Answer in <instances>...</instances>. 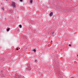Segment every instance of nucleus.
<instances>
[{"mask_svg":"<svg viewBox=\"0 0 78 78\" xmlns=\"http://www.w3.org/2000/svg\"><path fill=\"white\" fill-rule=\"evenodd\" d=\"M12 5L13 6V8H16V3L15 2H12Z\"/></svg>","mask_w":78,"mask_h":78,"instance_id":"f257e3e1","label":"nucleus"},{"mask_svg":"<svg viewBox=\"0 0 78 78\" xmlns=\"http://www.w3.org/2000/svg\"><path fill=\"white\" fill-rule=\"evenodd\" d=\"M31 70V67H30L29 66L27 67V70Z\"/></svg>","mask_w":78,"mask_h":78,"instance_id":"f03ea898","label":"nucleus"},{"mask_svg":"<svg viewBox=\"0 0 78 78\" xmlns=\"http://www.w3.org/2000/svg\"><path fill=\"white\" fill-rule=\"evenodd\" d=\"M49 16H53V12H51L49 14Z\"/></svg>","mask_w":78,"mask_h":78,"instance_id":"7ed1b4c3","label":"nucleus"},{"mask_svg":"<svg viewBox=\"0 0 78 78\" xmlns=\"http://www.w3.org/2000/svg\"><path fill=\"white\" fill-rule=\"evenodd\" d=\"M9 30H10V28H8V29H7V31H9Z\"/></svg>","mask_w":78,"mask_h":78,"instance_id":"20e7f679","label":"nucleus"},{"mask_svg":"<svg viewBox=\"0 0 78 78\" xmlns=\"http://www.w3.org/2000/svg\"><path fill=\"white\" fill-rule=\"evenodd\" d=\"M30 2L32 3H33V0H30Z\"/></svg>","mask_w":78,"mask_h":78,"instance_id":"39448f33","label":"nucleus"},{"mask_svg":"<svg viewBox=\"0 0 78 78\" xmlns=\"http://www.w3.org/2000/svg\"><path fill=\"white\" fill-rule=\"evenodd\" d=\"M33 51H34V52H35V51H36V49H34L33 50Z\"/></svg>","mask_w":78,"mask_h":78,"instance_id":"423d86ee","label":"nucleus"},{"mask_svg":"<svg viewBox=\"0 0 78 78\" xmlns=\"http://www.w3.org/2000/svg\"><path fill=\"white\" fill-rule=\"evenodd\" d=\"M19 27H20V28H22V25H20Z\"/></svg>","mask_w":78,"mask_h":78,"instance_id":"0eeeda50","label":"nucleus"},{"mask_svg":"<svg viewBox=\"0 0 78 78\" xmlns=\"http://www.w3.org/2000/svg\"><path fill=\"white\" fill-rule=\"evenodd\" d=\"M2 10H3V11H4V8H2Z\"/></svg>","mask_w":78,"mask_h":78,"instance_id":"6e6552de","label":"nucleus"},{"mask_svg":"<svg viewBox=\"0 0 78 78\" xmlns=\"http://www.w3.org/2000/svg\"><path fill=\"white\" fill-rule=\"evenodd\" d=\"M69 47H71V44H69Z\"/></svg>","mask_w":78,"mask_h":78,"instance_id":"1a4fd4ad","label":"nucleus"},{"mask_svg":"<svg viewBox=\"0 0 78 78\" xmlns=\"http://www.w3.org/2000/svg\"><path fill=\"white\" fill-rule=\"evenodd\" d=\"M23 1L22 0H20V2H22Z\"/></svg>","mask_w":78,"mask_h":78,"instance_id":"9d476101","label":"nucleus"},{"mask_svg":"<svg viewBox=\"0 0 78 78\" xmlns=\"http://www.w3.org/2000/svg\"><path fill=\"white\" fill-rule=\"evenodd\" d=\"M16 50H19V49L18 48H17L16 49Z\"/></svg>","mask_w":78,"mask_h":78,"instance_id":"9b49d317","label":"nucleus"},{"mask_svg":"<svg viewBox=\"0 0 78 78\" xmlns=\"http://www.w3.org/2000/svg\"><path fill=\"white\" fill-rule=\"evenodd\" d=\"M19 49H20V48H19Z\"/></svg>","mask_w":78,"mask_h":78,"instance_id":"f8f14e48","label":"nucleus"},{"mask_svg":"<svg viewBox=\"0 0 78 78\" xmlns=\"http://www.w3.org/2000/svg\"><path fill=\"white\" fill-rule=\"evenodd\" d=\"M77 56H78V55H77Z\"/></svg>","mask_w":78,"mask_h":78,"instance_id":"ddd939ff","label":"nucleus"},{"mask_svg":"<svg viewBox=\"0 0 78 78\" xmlns=\"http://www.w3.org/2000/svg\"><path fill=\"white\" fill-rule=\"evenodd\" d=\"M7 0H6L7 1Z\"/></svg>","mask_w":78,"mask_h":78,"instance_id":"4468645a","label":"nucleus"}]
</instances>
